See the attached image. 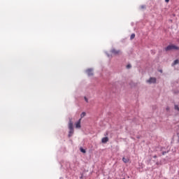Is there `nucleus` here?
<instances>
[{"label":"nucleus","mask_w":179,"mask_h":179,"mask_svg":"<svg viewBox=\"0 0 179 179\" xmlns=\"http://www.w3.org/2000/svg\"><path fill=\"white\" fill-rule=\"evenodd\" d=\"M171 50H178V47L174 45H169L165 48L166 51H171Z\"/></svg>","instance_id":"1"},{"label":"nucleus","mask_w":179,"mask_h":179,"mask_svg":"<svg viewBox=\"0 0 179 179\" xmlns=\"http://www.w3.org/2000/svg\"><path fill=\"white\" fill-rule=\"evenodd\" d=\"M86 73H87L88 76H93V69H90L86 71Z\"/></svg>","instance_id":"2"},{"label":"nucleus","mask_w":179,"mask_h":179,"mask_svg":"<svg viewBox=\"0 0 179 179\" xmlns=\"http://www.w3.org/2000/svg\"><path fill=\"white\" fill-rule=\"evenodd\" d=\"M148 83H156L155 78H150L148 80H147Z\"/></svg>","instance_id":"3"},{"label":"nucleus","mask_w":179,"mask_h":179,"mask_svg":"<svg viewBox=\"0 0 179 179\" xmlns=\"http://www.w3.org/2000/svg\"><path fill=\"white\" fill-rule=\"evenodd\" d=\"M110 52L115 55H118V54H120V50H115V49H113Z\"/></svg>","instance_id":"4"},{"label":"nucleus","mask_w":179,"mask_h":179,"mask_svg":"<svg viewBox=\"0 0 179 179\" xmlns=\"http://www.w3.org/2000/svg\"><path fill=\"white\" fill-rule=\"evenodd\" d=\"M69 129H73V123L72 122V120H69Z\"/></svg>","instance_id":"5"},{"label":"nucleus","mask_w":179,"mask_h":179,"mask_svg":"<svg viewBox=\"0 0 179 179\" xmlns=\"http://www.w3.org/2000/svg\"><path fill=\"white\" fill-rule=\"evenodd\" d=\"M102 143H107L108 142V137H103L101 140Z\"/></svg>","instance_id":"6"},{"label":"nucleus","mask_w":179,"mask_h":179,"mask_svg":"<svg viewBox=\"0 0 179 179\" xmlns=\"http://www.w3.org/2000/svg\"><path fill=\"white\" fill-rule=\"evenodd\" d=\"M80 121L81 119H79L78 121L76 123V128H80Z\"/></svg>","instance_id":"7"},{"label":"nucleus","mask_w":179,"mask_h":179,"mask_svg":"<svg viewBox=\"0 0 179 179\" xmlns=\"http://www.w3.org/2000/svg\"><path fill=\"white\" fill-rule=\"evenodd\" d=\"M73 135V129H69V138H71Z\"/></svg>","instance_id":"8"},{"label":"nucleus","mask_w":179,"mask_h":179,"mask_svg":"<svg viewBox=\"0 0 179 179\" xmlns=\"http://www.w3.org/2000/svg\"><path fill=\"white\" fill-rule=\"evenodd\" d=\"M122 162H124V163H128L129 162V159L123 157Z\"/></svg>","instance_id":"9"},{"label":"nucleus","mask_w":179,"mask_h":179,"mask_svg":"<svg viewBox=\"0 0 179 179\" xmlns=\"http://www.w3.org/2000/svg\"><path fill=\"white\" fill-rule=\"evenodd\" d=\"M179 61L178 59H176L173 62V63L172 64V66H174V65H177V64H178Z\"/></svg>","instance_id":"10"},{"label":"nucleus","mask_w":179,"mask_h":179,"mask_svg":"<svg viewBox=\"0 0 179 179\" xmlns=\"http://www.w3.org/2000/svg\"><path fill=\"white\" fill-rule=\"evenodd\" d=\"M135 38V34H132L130 36V40H134Z\"/></svg>","instance_id":"11"},{"label":"nucleus","mask_w":179,"mask_h":179,"mask_svg":"<svg viewBox=\"0 0 179 179\" xmlns=\"http://www.w3.org/2000/svg\"><path fill=\"white\" fill-rule=\"evenodd\" d=\"M85 115H86V113L83 112V113H81V115H80V117H81V118H83V117H85Z\"/></svg>","instance_id":"12"},{"label":"nucleus","mask_w":179,"mask_h":179,"mask_svg":"<svg viewBox=\"0 0 179 179\" xmlns=\"http://www.w3.org/2000/svg\"><path fill=\"white\" fill-rule=\"evenodd\" d=\"M80 152H82V153H86V150L83 149V148H80Z\"/></svg>","instance_id":"13"},{"label":"nucleus","mask_w":179,"mask_h":179,"mask_svg":"<svg viewBox=\"0 0 179 179\" xmlns=\"http://www.w3.org/2000/svg\"><path fill=\"white\" fill-rule=\"evenodd\" d=\"M175 110H177V111H179V106L175 105Z\"/></svg>","instance_id":"14"},{"label":"nucleus","mask_w":179,"mask_h":179,"mask_svg":"<svg viewBox=\"0 0 179 179\" xmlns=\"http://www.w3.org/2000/svg\"><path fill=\"white\" fill-rule=\"evenodd\" d=\"M131 64H127V69H129L131 68Z\"/></svg>","instance_id":"15"},{"label":"nucleus","mask_w":179,"mask_h":179,"mask_svg":"<svg viewBox=\"0 0 179 179\" xmlns=\"http://www.w3.org/2000/svg\"><path fill=\"white\" fill-rule=\"evenodd\" d=\"M145 8H146L145 6H141V9H145Z\"/></svg>","instance_id":"16"},{"label":"nucleus","mask_w":179,"mask_h":179,"mask_svg":"<svg viewBox=\"0 0 179 179\" xmlns=\"http://www.w3.org/2000/svg\"><path fill=\"white\" fill-rule=\"evenodd\" d=\"M165 2L169 3L170 2V0H165Z\"/></svg>","instance_id":"17"},{"label":"nucleus","mask_w":179,"mask_h":179,"mask_svg":"<svg viewBox=\"0 0 179 179\" xmlns=\"http://www.w3.org/2000/svg\"><path fill=\"white\" fill-rule=\"evenodd\" d=\"M85 101L87 103V98H86V97H85Z\"/></svg>","instance_id":"18"},{"label":"nucleus","mask_w":179,"mask_h":179,"mask_svg":"<svg viewBox=\"0 0 179 179\" xmlns=\"http://www.w3.org/2000/svg\"><path fill=\"white\" fill-rule=\"evenodd\" d=\"M169 110H170V108L167 107L166 108V111H169Z\"/></svg>","instance_id":"19"},{"label":"nucleus","mask_w":179,"mask_h":179,"mask_svg":"<svg viewBox=\"0 0 179 179\" xmlns=\"http://www.w3.org/2000/svg\"><path fill=\"white\" fill-rule=\"evenodd\" d=\"M156 157H157V155H155V156H154V159H156Z\"/></svg>","instance_id":"20"},{"label":"nucleus","mask_w":179,"mask_h":179,"mask_svg":"<svg viewBox=\"0 0 179 179\" xmlns=\"http://www.w3.org/2000/svg\"><path fill=\"white\" fill-rule=\"evenodd\" d=\"M107 56L108 57V58H110V55L107 54Z\"/></svg>","instance_id":"21"},{"label":"nucleus","mask_w":179,"mask_h":179,"mask_svg":"<svg viewBox=\"0 0 179 179\" xmlns=\"http://www.w3.org/2000/svg\"><path fill=\"white\" fill-rule=\"evenodd\" d=\"M166 152H163L162 155H164Z\"/></svg>","instance_id":"22"},{"label":"nucleus","mask_w":179,"mask_h":179,"mask_svg":"<svg viewBox=\"0 0 179 179\" xmlns=\"http://www.w3.org/2000/svg\"><path fill=\"white\" fill-rule=\"evenodd\" d=\"M160 72H162V71L161 70Z\"/></svg>","instance_id":"23"}]
</instances>
